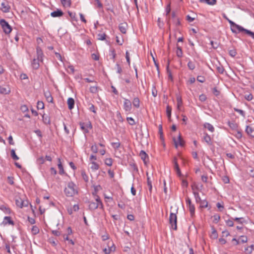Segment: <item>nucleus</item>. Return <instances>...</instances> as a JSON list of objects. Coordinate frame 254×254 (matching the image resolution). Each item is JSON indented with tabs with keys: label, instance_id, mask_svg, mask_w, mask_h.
I'll use <instances>...</instances> for the list:
<instances>
[{
	"label": "nucleus",
	"instance_id": "obj_31",
	"mask_svg": "<svg viewBox=\"0 0 254 254\" xmlns=\"http://www.w3.org/2000/svg\"><path fill=\"white\" fill-rule=\"evenodd\" d=\"M189 208V211L190 213V215L191 217H193L195 213V207L193 204L188 206Z\"/></svg>",
	"mask_w": 254,
	"mask_h": 254
},
{
	"label": "nucleus",
	"instance_id": "obj_30",
	"mask_svg": "<svg viewBox=\"0 0 254 254\" xmlns=\"http://www.w3.org/2000/svg\"><path fill=\"white\" fill-rule=\"evenodd\" d=\"M147 186L148 187L149 192L151 194L152 192V182L150 180L149 177H148L147 178Z\"/></svg>",
	"mask_w": 254,
	"mask_h": 254
},
{
	"label": "nucleus",
	"instance_id": "obj_18",
	"mask_svg": "<svg viewBox=\"0 0 254 254\" xmlns=\"http://www.w3.org/2000/svg\"><path fill=\"white\" fill-rule=\"evenodd\" d=\"M67 103L68 105V108L69 110H71L74 108V100L72 98H69L67 99Z\"/></svg>",
	"mask_w": 254,
	"mask_h": 254
},
{
	"label": "nucleus",
	"instance_id": "obj_41",
	"mask_svg": "<svg viewBox=\"0 0 254 254\" xmlns=\"http://www.w3.org/2000/svg\"><path fill=\"white\" fill-rule=\"evenodd\" d=\"M95 199L96 201V202L99 203V204L101 206V208L102 209L103 208V204L100 199V197L98 195H96L95 197Z\"/></svg>",
	"mask_w": 254,
	"mask_h": 254
},
{
	"label": "nucleus",
	"instance_id": "obj_21",
	"mask_svg": "<svg viewBox=\"0 0 254 254\" xmlns=\"http://www.w3.org/2000/svg\"><path fill=\"white\" fill-rule=\"evenodd\" d=\"M59 163L58 164V168L59 169V174L61 175H63L64 174V171L63 168V166L62 164L61 159L60 158L58 159Z\"/></svg>",
	"mask_w": 254,
	"mask_h": 254
},
{
	"label": "nucleus",
	"instance_id": "obj_26",
	"mask_svg": "<svg viewBox=\"0 0 254 254\" xmlns=\"http://www.w3.org/2000/svg\"><path fill=\"white\" fill-rule=\"evenodd\" d=\"M177 108L178 110H180L181 107L182 106L183 102L181 96L179 95L177 96Z\"/></svg>",
	"mask_w": 254,
	"mask_h": 254
},
{
	"label": "nucleus",
	"instance_id": "obj_39",
	"mask_svg": "<svg viewBox=\"0 0 254 254\" xmlns=\"http://www.w3.org/2000/svg\"><path fill=\"white\" fill-rule=\"evenodd\" d=\"M188 66L190 70H193L195 67V64L192 62H191V61H190L188 62Z\"/></svg>",
	"mask_w": 254,
	"mask_h": 254
},
{
	"label": "nucleus",
	"instance_id": "obj_50",
	"mask_svg": "<svg viewBox=\"0 0 254 254\" xmlns=\"http://www.w3.org/2000/svg\"><path fill=\"white\" fill-rule=\"evenodd\" d=\"M211 236L213 237L214 239L217 238L218 236L217 231L214 228L212 229Z\"/></svg>",
	"mask_w": 254,
	"mask_h": 254
},
{
	"label": "nucleus",
	"instance_id": "obj_24",
	"mask_svg": "<svg viewBox=\"0 0 254 254\" xmlns=\"http://www.w3.org/2000/svg\"><path fill=\"white\" fill-rule=\"evenodd\" d=\"M227 124L229 127L233 130H237L238 126L236 123L234 122L232 123L230 121H228Z\"/></svg>",
	"mask_w": 254,
	"mask_h": 254
},
{
	"label": "nucleus",
	"instance_id": "obj_2",
	"mask_svg": "<svg viewBox=\"0 0 254 254\" xmlns=\"http://www.w3.org/2000/svg\"><path fill=\"white\" fill-rule=\"evenodd\" d=\"M75 185L72 182L68 183L67 186L64 189V191L67 197H71L77 193L74 189Z\"/></svg>",
	"mask_w": 254,
	"mask_h": 254
},
{
	"label": "nucleus",
	"instance_id": "obj_43",
	"mask_svg": "<svg viewBox=\"0 0 254 254\" xmlns=\"http://www.w3.org/2000/svg\"><path fill=\"white\" fill-rule=\"evenodd\" d=\"M11 156L13 160H17L19 159V157L16 155L15 151L13 149L11 150Z\"/></svg>",
	"mask_w": 254,
	"mask_h": 254
},
{
	"label": "nucleus",
	"instance_id": "obj_61",
	"mask_svg": "<svg viewBox=\"0 0 254 254\" xmlns=\"http://www.w3.org/2000/svg\"><path fill=\"white\" fill-rule=\"evenodd\" d=\"M197 80L199 82L203 83L205 81V79L204 76H198L197 77Z\"/></svg>",
	"mask_w": 254,
	"mask_h": 254
},
{
	"label": "nucleus",
	"instance_id": "obj_5",
	"mask_svg": "<svg viewBox=\"0 0 254 254\" xmlns=\"http://www.w3.org/2000/svg\"><path fill=\"white\" fill-rule=\"evenodd\" d=\"M10 6L8 4L7 1L2 2L1 3V7L0 9L4 13H7L9 12Z\"/></svg>",
	"mask_w": 254,
	"mask_h": 254
},
{
	"label": "nucleus",
	"instance_id": "obj_52",
	"mask_svg": "<svg viewBox=\"0 0 254 254\" xmlns=\"http://www.w3.org/2000/svg\"><path fill=\"white\" fill-rule=\"evenodd\" d=\"M245 98L247 101H251L253 98V96L251 93H250L248 95H245Z\"/></svg>",
	"mask_w": 254,
	"mask_h": 254
},
{
	"label": "nucleus",
	"instance_id": "obj_59",
	"mask_svg": "<svg viewBox=\"0 0 254 254\" xmlns=\"http://www.w3.org/2000/svg\"><path fill=\"white\" fill-rule=\"evenodd\" d=\"M207 98L205 95L202 94L199 96V99L201 102H204L206 100Z\"/></svg>",
	"mask_w": 254,
	"mask_h": 254
},
{
	"label": "nucleus",
	"instance_id": "obj_44",
	"mask_svg": "<svg viewBox=\"0 0 254 254\" xmlns=\"http://www.w3.org/2000/svg\"><path fill=\"white\" fill-rule=\"evenodd\" d=\"M201 207H207L208 205V202L206 200H201L199 202Z\"/></svg>",
	"mask_w": 254,
	"mask_h": 254
},
{
	"label": "nucleus",
	"instance_id": "obj_6",
	"mask_svg": "<svg viewBox=\"0 0 254 254\" xmlns=\"http://www.w3.org/2000/svg\"><path fill=\"white\" fill-rule=\"evenodd\" d=\"M124 109L126 111L129 112H130L131 110V103L127 99H124Z\"/></svg>",
	"mask_w": 254,
	"mask_h": 254
},
{
	"label": "nucleus",
	"instance_id": "obj_45",
	"mask_svg": "<svg viewBox=\"0 0 254 254\" xmlns=\"http://www.w3.org/2000/svg\"><path fill=\"white\" fill-rule=\"evenodd\" d=\"M111 145L115 149H117L120 147L121 144L120 142L118 141L115 142H112Z\"/></svg>",
	"mask_w": 254,
	"mask_h": 254
},
{
	"label": "nucleus",
	"instance_id": "obj_47",
	"mask_svg": "<svg viewBox=\"0 0 254 254\" xmlns=\"http://www.w3.org/2000/svg\"><path fill=\"white\" fill-rule=\"evenodd\" d=\"M97 37H98V40L103 41V40H105L106 37V35L105 33H103V34L100 33V34H98Z\"/></svg>",
	"mask_w": 254,
	"mask_h": 254
},
{
	"label": "nucleus",
	"instance_id": "obj_49",
	"mask_svg": "<svg viewBox=\"0 0 254 254\" xmlns=\"http://www.w3.org/2000/svg\"><path fill=\"white\" fill-rule=\"evenodd\" d=\"M212 92L216 96H218L220 94V91H218L216 87H214L212 89Z\"/></svg>",
	"mask_w": 254,
	"mask_h": 254
},
{
	"label": "nucleus",
	"instance_id": "obj_11",
	"mask_svg": "<svg viewBox=\"0 0 254 254\" xmlns=\"http://www.w3.org/2000/svg\"><path fill=\"white\" fill-rule=\"evenodd\" d=\"M110 242H108V249L104 248L103 249V252L105 254H110L112 252H114L115 251L116 248L114 246V245L113 244L112 246H109Z\"/></svg>",
	"mask_w": 254,
	"mask_h": 254
},
{
	"label": "nucleus",
	"instance_id": "obj_56",
	"mask_svg": "<svg viewBox=\"0 0 254 254\" xmlns=\"http://www.w3.org/2000/svg\"><path fill=\"white\" fill-rule=\"evenodd\" d=\"M127 120L130 125H134L135 124L134 119L131 117H127Z\"/></svg>",
	"mask_w": 254,
	"mask_h": 254
},
{
	"label": "nucleus",
	"instance_id": "obj_1",
	"mask_svg": "<svg viewBox=\"0 0 254 254\" xmlns=\"http://www.w3.org/2000/svg\"><path fill=\"white\" fill-rule=\"evenodd\" d=\"M230 24L231 30L233 33H238L241 32H244L248 35H249L250 34H252L250 30L244 28L242 26L235 23L233 21H230Z\"/></svg>",
	"mask_w": 254,
	"mask_h": 254
},
{
	"label": "nucleus",
	"instance_id": "obj_4",
	"mask_svg": "<svg viewBox=\"0 0 254 254\" xmlns=\"http://www.w3.org/2000/svg\"><path fill=\"white\" fill-rule=\"evenodd\" d=\"M0 25L5 34H7L11 32L12 28L6 20L1 19L0 20Z\"/></svg>",
	"mask_w": 254,
	"mask_h": 254
},
{
	"label": "nucleus",
	"instance_id": "obj_22",
	"mask_svg": "<svg viewBox=\"0 0 254 254\" xmlns=\"http://www.w3.org/2000/svg\"><path fill=\"white\" fill-rule=\"evenodd\" d=\"M109 56L110 57V59L111 60H112L113 61V62H114L116 56L115 50L114 49H111L110 50V53H109Z\"/></svg>",
	"mask_w": 254,
	"mask_h": 254
},
{
	"label": "nucleus",
	"instance_id": "obj_46",
	"mask_svg": "<svg viewBox=\"0 0 254 254\" xmlns=\"http://www.w3.org/2000/svg\"><path fill=\"white\" fill-rule=\"evenodd\" d=\"M37 109H43L44 108V104L42 101H39L37 102Z\"/></svg>",
	"mask_w": 254,
	"mask_h": 254
},
{
	"label": "nucleus",
	"instance_id": "obj_29",
	"mask_svg": "<svg viewBox=\"0 0 254 254\" xmlns=\"http://www.w3.org/2000/svg\"><path fill=\"white\" fill-rule=\"evenodd\" d=\"M253 250H254V245H252L250 247L246 248L245 251L247 254H251Z\"/></svg>",
	"mask_w": 254,
	"mask_h": 254
},
{
	"label": "nucleus",
	"instance_id": "obj_40",
	"mask_svg": "<svg viewBox=\"0 0 254 254\" xmlns=\"http://www.w3.org/2000/svg\"><path fill=\"white\" fill-rule=\"evenodd\" d=\"M105 163L106 165L111 166L113 164V160L111 158H106L105 160Z\"/></svg>",
	"mask_w": 254,
	"mask_h": 254
},
{
	"label": "nucleus",
	"instance_id": "obj_58",
	"mask_svg": "<svg viewBox=\"0 0 254 254\" xmlns=\"http://www.w3.org/2000/svg\"><path fill=\"white\" fill-rule=\"evenodd\" d=\"M229 53L232 57H234L237 55V52L235 49L229 50Z\"/></svg>",
	"mask_w": 254,
	"mask_h": 254
},
{
	"label": "nucleus",
	"instance_id": "obj_14",
	"mask_svg": "<svg viewBox=\"0 0 254 254\" xmlns=\"http://www.w3.org/2000/svg\"><path fill=\"white\" fill-rule=\"evenodd\" d=\"M89 208L91 210H94L98 207L101 208V206L98 203L92 201L89 202Z\"/></svg>",
	"mask_w": 254,
	"mask_h": 254
},
{
	"label": "nucleus",
	"instance_id": "obj_12",
	"mask_svg": "<svg viewBox=\"0 0 254 254\" xmlns=\"http://www.w3.org/2000/svg\"><path fill=\"white\" fill-rule=\"evenodd\" d=\"M127 28V24L126 22L122 23L119 24V28L120 31L123 33L126 34Z\"/></svg>",
	"mask_w": 254,
	"mask_h": 254
},
{
	"label": "nucleus",
	"instance_id": "obj_60",
	"mask_svg": "<svg viewBox=\"0 0 254 254\" xmlns=\"http://www.w3.org/2000/svg\"><path fill=\"white\" fill-rule=\"evenodd\" d=\"M217 70L219 73L223 74L224 71V68L222 66L220 65L217 67Z\"/></svg>",
	"mask_w": 254,
	"mask_h": 254
},
{
	"label": "nucleus",
	"instance_id": "obj_54",
	"mask_svg": "<svg viewBox=\"0 0 254 254\" xmlns=\"http://www.w3.org/2000/svg\"><path fill=\"white\" fill-rule=\"evenodd\" d=\"M214 222L216 223H218L220 219V216L219 215L216 214L213 215Z\"/></svg>",
	"mask_w": 254,
	"mask_h": 254
},
{
	"label": "nucleus",
	"instance_id": "obj_48",
	"mask_svg": "<svg viewBox=\"0 0 254 254\" xmlns=\"http://www.w3.org/2000/svg\"><path fill=\"white\" fill-rule=\"evenodd\" d=\"M91 150L93 153H96L98 151V148L96 144H94L91 146Z\"/></svg>",
	"mask_w": 254,
	"mask_h": 254
},
{
	"label": "nucleus",
	"instance_id": "obj_19",
	"mask_svg": "<svg viewBox=\"0 0 254 254\" xmlns=\"http://www.w3.org/2000/svg\"><path fill=\"white\" fill-rule=\"evenodd\" d=\"M3 223L4 225H6L7 224H10L12 225H14V222L11 219L10 217L9 216H5L4 217Z\"/></svg>",
	"mask_w": 254,
	"mask_h": 254
},
{
	"label": "nucleus",
	"instance_id": "obj_57",
	"mask_svg": "<svg viewBox=\"0 0 254 254\" xmlns=\"http://www.w3.org/2000/svg\"><path fill=\"white\" fill-rule=\"evenodd\" d=\"M94 5H97V6L99 8L103 7V4L99 0H95Z\"/></svg>",
	"mask_w": 254,
	"mask_h": 254
},
{
	"label": "nucleus",
	"instance_id": "obj_64",
	"mask_svg": "<svg viewBox=\"0 0 254 254\" xmlns=\"http://www.w3.org/2000/svg\"><path fill=\"white\" fill-rule=\"evenodd\" d=\"M152 95L154 96V97H156L157 96V91L155 88V86H153L152 87Z\"/></svg>",
	"mask_w": 254,
	"mask_h": 254
},
{
	"label": "nucleus",
	"instance_id": "obj_25",
	"mask_svg": "<svg viewBox=\"0 0 254 254\" xmlns=\"http://www.w3.org/2000/svg\"><path fill=\"white\" fill-rule=\"evenodd\" d=\"M204 127L212 132H213L214 131V128L213 126L209 123H205L204 124Z\"/></svg>",
	"mask_w": 254,
	"mask_h": 254
},
{
	"label": "nucleus",
	"instance_id": "obj_51",
	"mask_svg": "<svg viewBox=\"0 0 254 254\" xmlns=\"http://www.w3.org/2000/svg\"><path fill=\"white\" fill-rule=\"evenodd\" d=\"M234 110L235 111L239 113L241 115H242L243 117H245V112L242 110L234 108Z\"/></svg>",
	"mask_w": 254,
	"mask_h": 254
},
{
	"label": "nucleus",
	"instance_id": "obj_33",
	"mask_svg": "<svg viewBox=\"0 0 254 254\" xmlns=\"http://www.w3.org/2000/svg\"><path fill=\"white\" fill-rule=\"evenodd\" d=\"M174 169L176 171V173L178 175V176L179 177H181L182 176V175L181 174V170L179 168L178 164H176L175 165V166H174Z\"/></svg>",
	"mask_w": 254,
	"mask_h": 254
},
{
	"label": "nucleus",
	"instance_id": "obj_17",
	"mask_svg": "<svg viewBox=\"0 0 254 254\" xmlns=\"http://www.w3.org/2000/svg\"><path fill=\"white\" fill-rule=\"evenodd\" d=\"M45 97L47 101L49 103L53 102V98L52 96L51 93L49 91H46L44 92Z\"/></svg>",
	"mask_w": 254,
	"mask_h": 254
},
{
	"label": "nucleus",
	"instance_id": "obj_35",
	"mask_svg": "<svg viewBox=\"0 0 254 254\" xmlns=\"http://www.w3.org/2000/svg\"><path fill=\"white\" fill-rule=\"evenodd\" d=\"M177 50L176 51L177 56L178 57L181 58L183 56V51H182V48L181 47H179L178 45H177Z\"/></svg>",
	"mask_w": 254,
	"mask_h": 254
},
{
	"label": "nucleus",
	"instance_id": "obj_16",
	"mask_svg": "<svg viewBox=\"0 0 254 254\" xmlns=\"http://www.w3.org/2000/svg\"><path fill=\"white\" fill-rule=\"evenodd\" d=\"M36 52H37V58L36 59H38L42 62L43 53V52H42L41 49L39 47H37L36 48Z\"/></svg>",
	"mask_w": 254,
	"mask_h": 254
},
{
	"label": "nucleus",
	"instance_id": "obj_32",
	"mask_svg": "<svg viewBox=\"0 0 254 254\" xmlns=\"http://www.w3.org/2000/svg\"><path fill=\"white\" fill-rule=\"evenodd\" d=\"M91 166L90 167L91 169L93 170V171H95V170H97L99 168V166L98 165V164L96 163L95 162H91Z\"/></svg>",
	"mask_w": 254,
	"mask_h": 254
},
{
	"label": "nucleus",
	"instance_id": "obj_8",
	"mask_svg": "<svg viewBox=\"0 0 254 254\" xmlns=\"http://www.w3.org/2000/svg\"><path fill=\"white\" fill-rule=\"evenodd\" d=\"M139 156L143 161L144 164L147 165L148 161V156L146 152L143 150H141L139 153Z\"/></svg>",
	"mask_w": 254,
	"mask_h": 254
},
{
	"label": "nucleus",
	"instance_id": "obj_10",
	"mask_svg": "<svg viewBox=\"0 0 254 254\" xmlns=\"http://www.w3.org/2000/svg\"><path fill=\"white\" fill-rule=\"evenodd\" d=\"M246 131L249 135L253 137H254V127H253L252 126H247L246 128Z\"/></svg>",
	"mask_w": 254,
	"mask_h": 254
},
{
	"label": "nucleus",
	"instance_id": "obj_37",
	"mask_svg": "<svg viewBox=\"0 0 254 254\" xmlns=\"http://www.w3.org/2000/svg\"><path fill=\"white\" fill-rule=\"evenodd\" d=\"M204 140L208 144H210L211 137L207 133L205 134L204 136Z\"/></svg>",
	"mask_w": 254,
	"mask_h": 254
},
{
	"label": "nucleus",
	"instance_id": "obj_3",
	"mask_svg": "<svg viewBox=\"0 0 254 254\" xmlns=\"http://www.w3.org/2000/svg\"><path fill=\"white\" fill-rule=\"evenodd\" d=\"M169 223L172 229L174 230H177V216L175 213L171 212L169 216Z\"/></svg>",
	"mask_w": 254,
	"mask_h": 254
},
{
	"label": "nucleus",
	"instance_id": "obj_62",
	"mask_svg": "<svg viewBox=\"0 0 254 254\" xmlns=\"http://www.w3.org/2000/svg\"><path fill=\"white\" fill-rule=\"evenodd\" d=\"M81 175H82V177L83 179V180L86 182H88V176L86 175V173L85 172H82L81 173Z\"/></svg>",
	"mask_w": 254,
	"mask_h": 254
},
{
	"label": "nucleus",
	"instance_id": "obj_53",
	"mask_svg": "<svg viewBox=\"0 0 254 254\" xmlns=\"http://www.w3.org/2000/svg\"><path fill=\"white\" fill-rule=\"evenodd\" d=\"M90 91L92 93H96L98 92V87L97 86H91L90 88Z\"/></svg>",
	"mask_w": 254,
	"mask_h": 254
},
{
	"label": "nucleus",
	"instance_id": "obj_34",
	"mask_svg": "<svg viewBox=\"0 0 254 254\" xmlns=\"http://www.w3.org/2000/svg\"><path fill=\"white\" fill-rule=\"evenodd\" d=\"M31 232L33 235H35L39 233V229L36 226H33L31 229Z\"/></svg>",
	"mask_w": 254,
	"mask_h": 254
},
{
	"label": "nucleus",
	"instance_id": "obj_28",
	"mask_svg": "<svg viewBox=\"0 0 254 254\" xmlns=\"http://www.w3.org/2000/svg\"><path fill=\"white\" fill-rule=\"evenodd\" d=\"M132 104L135 107L138 108L140 106V101L139 98L137 97L134 98L133 99Z\"/></svg>",
	"mask_w": 254,
	"mask_h": 254
},
{
	"label": "nucleus",
	"instance_id": "obj_20",
	"mask_svg": "<svg viewBox=\"0 0 254 254\" xmlns=\"http://www.w3.org/2000/svg\"><path fill=\"white\" fill-rule=\"evenodd\" d=\"M40 60L34 59L32 62V66L33 68L35 69H37L39 67V62Z\"/></svg>",
	"mask_w": 254,
	"mask_h": 254
},
{
	"label": "nucleus",
	"instance_id": "obj_7",
	"mask_svg": "<svg viewBox=\"0 0 254 254\" xmlns=\"http://www.w3.org/2000/svg\"><path fill=\"white\" fill-rule=\"evenodd\" d=\"M173 141L176 148H177L179 145L183 146L184 145V140H183L180 134L179 135L178 139H176L175 137H174Z\"/></svg>",
	"mask_w": 254,
	"mask_h": 254
},
{
	"label": "nucleus",
	"instance_id": "obj_23",
	"mask_svg": "<svg viewBox=\"0 0 254 254\" xmlns=\"http://www.w3.org/2000/svg\"><path fill=\"white\" fill-rule=\"evenodd\" d=\"M200 2H205L206 3L210 5H213L216 4L217 0H200Z\"/></svg>",
	"mask_w": 254,
	"mask_h": 254
},
{
	"label": "nucleus",
	"instance_id": "obj_15",
	"mask_svg": "<svg viewBox=\"0 0 254 254\" xmlns=\"http://www.w3.org/2000/svg\"><path fill=\"white\" fill-rule=\"evenodd\" d=\"M64 14L63 12L60 9H57L51 13V16L53 17H61Z\"/></svg>",
	"mask_w": 254,
	"mask_h": 254
},
{
	"label": "nucleus",
	"instance_id": "obj_9",
	"mask_svg": "<svg viewBox=\"0 0 254 254\" xmlns=\"http://www.w3.org/2000/svg\"><path fill=\"white\" fill-rule=\"evenodd\" d=\"M10 92V89L8 86H2L0 85V94H8Z\"/></svg>",
	"mask_w": 254,
	"mask_h": 254
},
{
	"label": "nucleus",
	"instance_id": "obj_27",
	"mask_svg": "<svg viewBox=\"0 0 254 254\" xmlns=\"http://www.w3.org/2000/svg\"><path fill=\"white\" fill-rule=\"evenodd\" d=\"M61 3L64 7L70 6L71 1V0H61Z\"/></svg>",
	"mask_w": 254,
	"mask_h": 254
},
{
	"label": "nucleus",
	"instance_id": "obj_55",
	"mask_svg": "<svg viewBox=\"0 0 254 254\" xmlns=\"http://www.w3.org/2000/svg\"><path fill=\"white\" fill-rule=\"evenodd\" d=\"M236 134H235L236 137L239 139L242 137V133L241 130L237 129Z\"/></svg>",
	"mask_w": 254,
	"mask_h": 254
},
{
	"label": "nucleus",
	"instance_id": "obj_42",
	"mask_svg": "<svg viewBox=\"0 0 254 254\" xmlns=\"http://www.w3.org/2000/svg\"><path fill=\"white\" fill-rule=\"evenodd\" d=\"M0 209L4 211L6 213H10V209L8 207H6L4 205H1L0 206Z\"/></svg>",
	"mask_w": 254,
	"mask_h": 254
},
{
	"label": "nucleus",
	"instance_id": "obj_38",
	"mask_svg": "<svg viewBox=\"0 0 254 254\" xmlns=\"http://www.w3.org/2000/svg\"><path fill=\"white\" fill-rule=\"evenodd\" d=\"M171 111H172L171 107L169 106H167L166 107V113H167V116L169 119H170L171 117Z\"/></svg>",
	"mask_w": 254,
	"mask_h": 254
},
{
	"label": "nucleus",
	"instance_id": "obj_36",
	"mask_svg": "<svg viewBox=\"0 0 254 254\" xmlns=\"http://www.w3.org/2000/svg\"><path fill=\"white\" fill-rule=\"evenodd\" d=\"M193 195L195 198V200H196V202L199 203L201 199L199 196L198 192L197 191H193Z\"/></svg>",
	"mask_w": 254,
	"mask_h": 254
},
{
	"label": "nucleus",
	"instance_id": "obj_13",
	"mask_svg": "<svg viewBox=\"0 0 254 254\" xmlns=\"http://www.w3.org/2000/svg\"><path fill=\"white\" fill-rule=\"evenodd\" d=\"M80 126L81 129L84 131V133L88 132V131H89L88 129V127H90V128L92 127V126L90 124L89 125H87V124H85L84 123H80Z\"/></svg>",
	"mask_w": 254,
	"mask_h": 254
},
{
	"label": "nucleus",
	"instance_id": "obj_63",
	"mask_svg": "<svg viewBox=\"0 0 254 254\" xmlns=\"http://www.w3.org/2000/svg\"><path fill=\"white\" fill-rule=\"evenodd\" d=\"M129 165L134 170L136 171V172L138 171L137 167L134 163H130Z\"/></svg>",
	"mask_w": 254,
	"mask_h": 254
}]
</instances>
